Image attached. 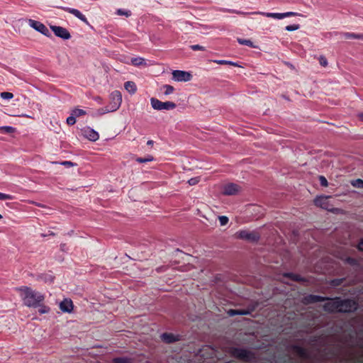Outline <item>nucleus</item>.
Returning a JSON list of instances; mask_svg holds the SVG:
<instances>
[{
	"mask_svg": "<svg viewBox=\"0 0 363 363\" xmlns=\"http://www.w3.org/2000/svg\"><path fill=\"white\" fill-rule=\"evenodd\" d=\"M62 9L69 13H72L74 15L76 18L81 20L84 23H85L86 25L89 26V23L86 18V16L78 9L69 8V7H63Z\"/></svg>",
	"mask_w": 363,
	"mask_h": 363,
	"instance_id": "ddd939ff",
	"label": "nucleus"
},
{
	"mask_svg": "<svg viewBox=\"0 0 363 363\" xmlns=\"http://www.w3.org/2000/svg\"><path fill=\"white\" fill-rule=\"evenodd\" d=\"M351 184L356 188L363 189V180L361 179H357L355 180H352L351 182Z\"/></svg>",
	"mask_w": 363,
	"mask_h": 363,
	"instance_id": "c756f323",
	"label": "nucleus"
},
{
	"mask_svg": "<svg viewBox=\"0 0 363 363\" xmlns=\"http://www.w3.org/2000/svg\"><path fill=\"white\" fill-rule=\"evenodd\" d=\"M218 220L220 221V225L222 226L227 225L229 221L228 218L225 216H219Z\"/></svg>",
	"mask_w": 363,
	"mask_h": 363,
	"instance_id": "e433bc0d",
	"label": "nucleus"
},
{
	"mask_svg": "<svg viewBox=\"0 0 363 363\" xmlns=\"http://www.w3.org/2000/svg\"><path fill=\"white\" fill-rule=\"evenodd\" d=\"M116 14L119 16H125L126 17H129L131 16V11L130 10L119 9L116 11Z\"/></svg>",
	"mask_w": 363,
	"mask_h": 363,
	"instance_id": "7c9ffc66",
	"label": "nucleus"
},
{
	"mask_svg": "<svg viewBox=\"0 0 363 363\" xmlns=\"http://www.w3.org/2000/svg\"><path fill=\"white\" fill-rule=\"evenodd\" d=\"M357 116L361 121H363V112L358 113Z\"/></svg>",
	"mask_w": 363,
	"mask_h": 363,
	"instance_id": "8fccbe9b",
	"label": "nucleus"
},
{
	"mask_svg": "<svg viewBox=\"0 0 363 363\" xmlns=\"http://www.w3.org/2000/svg\"><path fill=\"white\" fill-rule=\"evenodd\" d=\"M86 114V111L83 109L76 108L72 110V115H74L75 118L84 116Z\"/></svg>",
	"mask_w": 363,
	"mask_h": 363,
	"instance_id": "cd10ccee",
	"label": "nucleus"
},
{
	"mask_svg": "<svg viewBox=\"0 0 363 363\" xmlns=\"http://www.w3.org/2000/svg\"><path fill=\"white\" fill-rule=\"evenodd\" d=\"M240 190V187L238 184L234 183H229L224 186L223 194L225 195H235Z\"/></svg>",
	"mask_w": 363,
	"mask_h": 363,
	"instance_id": "2eb2a0df",
	"label": "nucleus"
},
{
	"mask_svg": "<svg viewBox=\"0 0 363 363\" xmlns=\"http://www.w3.org/2000/svg\"><path fill=\"white\" fill-rule=\"evenodd\" d=\"M138 162H147L148 160H138Z\"/></svg>",
	"mask_w": 363,
	"mask_h": 363,
	"instance_id": "6e6d98bb",
	"label": "nucleus"
},
{
	"mask_svg": "<svg viewBox=\"0 0 363 363\" xmlns=\"http://www.w3.org/2000/svg\"><path fill=\"white\" fill-rule=\"evenodd\" d=\"M125 89L130 94H134L137 91V86L135 82L128 81L124 83Z\"/></svg>",
	"mask_w": 363,
	"mask_h": 363,
	"instance_id": "6ab92c4d",
	"label": "nucleus"
},
{
	"mask_svg": "<svg viewBox=\"0 0 363 363\" xmlns=\"http://www.w3.org/2000/svg\"><path fill=\"white\" fill-rule=\"evenodd\" d=\"M50 29L57 37L60 38L62 40H69L71 38L69 32L65 28L58 26H51Z\"/></svg>",
	"mask_w": 363,
	"mask_h": 363,
	"instance_id": "9b49d317",
	"label": "nucleus"
},
{
	"mask_svg": "<svg viewBox=\"0 0 363 363\" xmlns=\"http://www.w3.org/2000/svg\"><path fill=\"white\" fill-rule=\"evenodd\" d=\"M330 297L328 296H321L318 295L310 294L304 297V301L306 303H315L317 302H322L326 300H329Z\"/></svg>",
	"mask_w": 363,
	"mask_h": 363,
	"instance_id": "4468645a",
	"label": "nucleus"
},
{
	"mask_svg": "<svg viewBox=\"0 0 363 363\" xmlns=\"http://www.w3.org/2000/svg\"><path fill=\"white\" fill-rule=\"evenodd\" d=\"M60 308L63 312L70 313L73 309V303L71 300L65 299L60 303Z\"/></svg>",
	"mask_w": 363,
	"mask_h": 363,
	"instance_id": "a211bd4d",
	"label": "nucleus"
},
{
	"mask_svg": "<svg viewBox=\"0 0 363 363\" xmlns=\"http://www.w3.org/2000/svg\"><path fill=\"white\" fill-rule=\"evenodd\" d=\"M24 116H26V117H29V118L30 117V116H28V115H24Z\"/></svg>",
	"mask_w": 363,
	"mask_h": 363,
	"instance_id": "4d7b16f0",
	"label": "nucleus"
},
{
	"mask_svg": "<svg viewBox=\"0 0 363 363\" xmlns=\"http://www.w3.org/2000/svg\"><path fill=\"white\" fill-rule=\"evenodd\" d=\"M162 89L164 91V95H169L173 93L174 91V86L169 84H164L162 86Z\"/></svg>",
	"mask_w": 363,
	"mask_h": 363,
	"instance_id": "a878e982",
	"label": "nucleus"
},
{
	"mask_svg": "<svg viewBox=\"0 0 363 363\" xmlns=\"http://www.w3.org/2000/svg\"><path fill=\"white\" fill-rule=\"evenodd\" d=\"M327 301L328 302L323 305V310L329 313H339V297L330 298Z\"/></svg>",
	"mask_w": 363,
	"mask_h": 363,
	"instance_id": "0eeeda50",
	"label": "nucleus"
},
{
	"mask_svg": "<svg viewBox=\"0 0 363 363\" xmlns=\"http://www.w3.org/2000/svg\"><path fill=\"white\" fill-rule=\"evenodd\" d=\"M199 181H200L199 177H194V178H191L188 181V183H189V185L194 186V185L197 184L199 182Z\"/></svg>",
	"mask_w": 363,
	"mask_h": 363,
	"instance_id": "79ce46f5",
	"label": "nucleus"
},
{
	"mask_svg": "<svg viewBox=\"0 0 363 363\" xmlns=\"http://www.w3.org/2000/svg\"><path fill=\"white\" fill-rule=\"evenodd\" d=\"M152 144H153V141L152 140H148L147 142V145H152Z\"/></svg>",
	"mask_w": 363,
	"mask_h": 363,
	"instance_id": "3c124183",
	"label": "nucleus"
},
{
	"mask_svg": "<svg viewBox=\"0 0 363 363\" xmlns=\"http://www.w3.org/2000/svg\"><path fill=\"white\" fill-rule=\"evenodd\" d=\"M113 363H132V362L128 358L116 357L113 359Z\"/></svg>",
	"mask_w": 363,
	"mask_h": 363,
	"instance_id": "473e14b6",
	"label": "nucleus"
},
{
	"mask_svg": "<svg viewBox=\"0 0 363 363\" xmlns=\"http://www.w3.org/2000/svg\"><path fill=\"white\" fill-rule=\"evenodd\" d=\"M356 247L359 251L363 252V238L359 240Z\"/></svg>",
	"mask_w": 363,
	"mask_h": 363,
	"instance_id": "49530a36",
	"label": "nucleus"
},
{
	"mask_svg": "<svg viewBox=\"0 0 363 363\" xmlns=\"http://www.w3.org/2000/svg\"><path fill=\"white\" fill-rule=\"evenodd\" d=\"M0 96L3 99L10 100V99H13V94L11 92L4 91L0 94Z\"/></svg>",
	"mask_w": 363,
	"mask_h": 363,
	"instance_id": "f704fd0d",
	"label": "nucleus"
},
{
	"mask_svg": "<svg viewBox=\"0 0 363 363\" xmlns=\"http://www.w3.org/2000/svg\"><path fill=\"white\" fill-rule=\"evenodd\" d=\"M1 129H4L7 133H12L15 130L13 127L9 125L3 126L1 127Z\"/></svg>",
	"mask_w": 363,
	"mask_h": 363,
	"instance_id": "c03bdc74",
	"label": "nucleus"
},
{
	"mask_svg": "<svg viewBox=\"0 0 363 363\" xmlns=\"http://www.w3.org/2000/svg\"><path fill=\"white\" fill-rule=\"evenodd\" d=\"M333 285L339 286L342 284V279H334L332 281Z\"/></svg>",
	"mask_w": 363,
	"mask_h": 363,
	"instance_id": "de8ad7c7",
	"label": "nucleus"
},
{
	"mask_svg": "<svg viewBox=\"0 0 363 363\" xmlns=\"http://www.w3.org/2000/svg\"><path fill=\"white\" fill-rule=\"evenodd\" d=\"M319 181H320V184L322 186L327 187L328 186V182L325 177L320 176Z\"/></svg>",
	"mask_w": 363,
	"mask_h": 363,
	"instance_id": "a19ab883",
	"label": "nucleus"
},
{
	"mask_svg": "<svg viewBox=\"0 0 363 363\" xmlns=\"http://www.w3.org/2000/svg\"><path fill=\"white\" fill-rule=\"evenodd\" d=\"M344 36L347 39H357V40H363V34L362 33H345Z\"/></svg>",
	"mask_w": 363,
	"mask_h": 363,
	"instance_id": "b1692460",
	"label": "nucleus"
},
{
	"mask_svg": "<svg viewBox=\"0 0 363 363\" xmlns=\"http://www.w3.org/2000/svg\"><path fill=\"white\" fill-rule=\"evenodd\" d=\"M13 196L10 194H6L0 192V200H11Z\"/></svg>",
	"mask_w": 363,
	"mask_h": 363,
	"instance_id": "37998d69",
	"label": "nucleus"
},
{
	"mask_svg": "<svg viewBox=\"0 0 363 363\" xmlns=\"http://www.w3.org/2000/svg\"><path fill=\"white\" fill-rule=\"evenodd\" d=\"M162 340L165 343H173L179 340L178 335H175L172 333H164L161 335Z\"/></svg>",
	"mask_w": 363,
	"mask_h": 363,
	"instance_id": "f3484780",
	"label": "nucleus"
},
{
	"mask_svg": "<svg viewBox=\"0 0 363 363\" xmlns=\"http://www.w3.org/2000/svg\"><path fill=\"white\" fill-rule=\"evenodd\" d=\"M137 159L140 160L142 158L141 157H138ZM145 159H153V158L152 157H146Z\"/></svg>",
	"mask_w": 363,
	"mask_h": 363,
	"instance_id": "5fc2aeb1",
	"label": "nucleus"
},
{
	"mask_svg": "<svg viewBox=\"0 0 363 363\" xmlns=\"http://www.w3.org/2000/svg\"><path fill=\"white\" fill-rule=\"evenodd\" d=\"M38 307H39L38 312L40 314L48 313H49V311L50 310L48 306L43 305V303H40V306H38Z\"/></svg>",
	"mask_w": 363,
	"mask_h": 363,
	"instance_id": "2f4dec72",
	"label": "nucleus"
},
{
	"mask_svg": "<svg viewBox=\"0 0 363 363\" xmlns=\"http://www.w3.org/2000/svg\"><path fill=\"white\" fill-rule=\"evenodd\" d=\"M150 104L153 109L157 111L172 110L177 107L175 103L172 101H161L156 98L150 99Z\"/></svg>",
	"mask_w": 363,
	"mask_h": 363,
	"instance_id": "39448f33",
	"label": "nucleus"
},
{
	"mask_svg": "<svg viewBox=\"0 0 363 363\" xmlns=\"http://www.w3.org/2000/svg\"><path fill=\"white\" fill-rule=\"evenodd\" d=\"M339 306L340 313H352L358 308L357 301L352 298L342 299L339 297Z\"/></svg>",
	"mask_w": 363,
	"mask_h": 363,
	"instance_id": "20e7f679",
	"label": "nucleus"
},
{
	"mask_svg": "<svg viewBox=\"0 0 363 363\" xmlns=\"http://www.w3.org/2000/svg\"><path fill=\"white\" fill-rule=\"evenodd\" d=\"M55 234L53 232H49L48 235L54 236Z\"/></svg>",
	"mask_w": 363,
	"mask_h": 363,
	"instance_id": "864d4df0",
	"label": "nucleus"
},
{
	"mask_svg": "<svg viewBox=\"0 0 363 363\" xmlns=\"http://www.w3.org/2000/svg\"><path fill=\"white\" fill-rule=\"evenodd\" d=\"M131 63L134 66L145 65V60L143 57H133L131 59Z\"/></svg>",
	"mask_w": 363,
	"mask_h": 363,
	"instance_id": "393cba45",
	"label": "nucleus"
},
{
	"mask_svg": "<svg viewBox=\"0 0 363 363\" xmlns=\"http://www.w3.org/2000/svg\"><path fill=\"white\" fill-rule=\"evenodd\" d=\"M284 277L289 278L292 281H303L304 280V279L303 277H301L299 274H294L291 272H288V273L284 274Z\"/></svg>",
	"mask_w": 363,
	"mask_h": 363,
	"instance_id": "4be33fe9",
	"label": "nucleus"
},
{
	"mask_svg": "<svg viewBox=\"0 0 363 363\" xmlns=\"http://www.w3.org/2000/svg\"><path fill=\"white\" fill-rule=\"evenodd\" d=\"M250 312L248 310L246 309H231L228 311V314L230 315H249Z\"/></svg>",
	"mask_w": 363,
	"mask_h": 363,
	"instance_id": "aec40b11",
	"label": "nucleus"
},
{
	"mask_svg": "<svg viewBox=\"0 0 363 363\" xmlns=\"http://www.w3.org/2000/svg\"><path fill=\"white\" fill-rule=\"evenodd\" d=\"M28 25L32 28L35 29L36 31L40 33L46 37H50L52 35L46 26L38 21L28 19Z\"/></svg>",
	"mask_w": 363,
	"mask_h": 363,
	"instance_id": "6e6552de",
	"label": "nucleus"
},
{
	"mask_svg": "<svg viewBox=\"0 0 363 363\" xmlns=\"http://www.w3.org/2000/svg\"><path fill=\"white\" fill-rule=\"evenodd\" d=\"M190 48H191V49L192 50H194V51H197V50L204 51V50H206L205 47L201 46L200 45H192L190 46Z\"/></svg>",
	"mask_w": 363,
	"mask_h": 363,
	"instance_id": "58836bf2",
	"label": "nucleus"
},
{
	"mask_svg": "<svg viewBox=\"0 0 363 363\" xmlns=\"http://www.w3.org/2000/svg\"><path fill=\"white\" fill-rule=\"evenodd\" d=\"M345 262L353 267H358L359 265L358 259L351 257H347L345 259Z\"/></svg>",
	"mask_w": 363,
	"mask_h": 363,
	"instance_id": "bb28decb",
	"label": "nucleus"
},
{
	"mask_svg": "<svg viewBox=\"0 0 363 363\" xmlns=\"http://www.w3.org/2000/svg\"><path fill=\"white\" fill-rule=\"evenodd\" d=\"M52 163L54 164H58L57 162H53ZM59 164H62V165H64L66 167H69L71 166H74V164L72 163V162L70 161H67V160H63L62 162H59Z\"/></svg>",
	"mask_w": 363,
	"mask_h": 363,
	"instance_id": "4c0bfd02",
	"label": "nucleus"
},
{
	"mask_svg": "<svg viewBox=\"0 0 363 363\" xmlns=\"http://www.w3.org/2000/svg\"><path fill=\"white\" fill-rule=\"evenodd\" d=\"M292 349L294 352L300 357L305 359L310 358V354L306 348L297 345H294L292 346Z\"/></svg>",
	"mask_w": 363,
	"mask_h": 363,
	"instance_id": "dca6fc26",
	"label": "nucleus"
},
{
	"mask_svg": "<svg viewBox=\"0 0 363 363\" xmlns=\"http://www.w3.org/2000/svg\"><path fill=\"white\" fill-rule=\"evenodd\" d=\"M236 236H237V238H238L241 240H247V241H250V242H257L260 238V235L258 233H257L255 231H249V230H240V231L237 232Z\"/></svg>",
	"mask_w": 363,
	"mask_h": 363,
	"instance_id": "423d86ee",
	"label": "nucleus"
},
{
	"mask_svg": "<svg viewBox=\"0 0 363 363\" xmlns=\"http://www.w3.org/2000/svg\"><path fill=\"white\" fill-rule=\"evenodd\" d=\"M257 13L268 18H272L274 19H281V13H270V12H258Z\"/></svg>",
	"mask_w": 363,
	"mask_h": 363,
	"instance_id": "412c9836",
	"label": "nucleus"
},
{
	"mask_svg": "<svg viewBox=\"0 0 363 363\" xmlns=\"http://www.w3.org/2000/svg\"><path fill=\"white\" fill-rule=\"evenodd\" d=\"M237 41L240 45H246V46H248L250 48H257V46L255 45L253 42L249 39H243V38H238L237 39Z\"/></svg>",
	"mask_w": 363,
	"mask_h": 363,
	"instance_id": "5701e85b",
	"label": "nucleus"
},
{
	"mask_svg": "<svg viewBox=\"0 0 363 363\" xmlns=\"http://www.w3.org/2000/svg\"><path fill=\"white\" fill-rule=\"evenodd\" d=\"M19 291L24 304L28 307L38 308L44 301L45 296L31 288L22 286Z\"/></svg>",
	"mask_w": 363,
	"mask_h": 363,
	"instance_id": "f257e3e1",
	"label": "nucleus"
},
{
	"mask_svg": "<svg viewBox=\"0 0 363 363\" xmlns=\"http://www.w3.org/2000/svg\"><path fill=\"white\" fill-rule=\"evenodd\" d=\"M82 135L90 141L95 142L99 138V134L93 128L86 126L82 129Z\"/></svg>",
	"mask_w": 363,
	"mask_h": 363,
	"instance_id": "f8f14e48",
	"label": "nucleus"
},
{
	"mask_svg": "<svg viewBox=\"0 0 363 363\" xmlns=\"http://www.w3.org/2000/svg\"><path fill=\"white\" fill-rule=\"evenodd\" d=\"M302 14L294 12V11H288L285 13H281V19L286 18V17H291V16H301Z\"/></svg>",
	"mask_w": 363,
	"mask_h": 363,
	"instance_id": "c85d7f7f",
	"label": "nucleus"
},
{
	"mask_svg": "<svg viewBox=\"0 0 363 363\" xmlns=\"http://www.w3.org/2000/svg\"><path fill=\"white\" fill-rule=\"evenodd\" d=\"M94 100H95L96 102H98L99 104H102V102H103L102 98H101V97H100V96H96V97L94 98Z\"/></svg>",
	"mask_w": 363,
	"mask_h": 363,
	"instance_id": "09e8293b",
	"label": "nucleus"
},
{
	"mask_svg": "<svg viewBox=\"0 0 363 363\" xmlns=\"http://www.w3.org/2000/svg\"><path fill=\"white\" fill-rule=\"evenodd\" d=\"M232 13H240V11H235V10H233V11H232Z\"/></svg>",
	"mask_w": 363,
	"mask_h": 363,
	"instance_id": "603ef678",
	"label": "nucleus"
},
{
	"mask_svg": "<svg viewBox=\"0 0 363 363\" xmlns=\"http://www.w3.org/2000/svg\"><path fill=\"white\" fill-rule=\"evenodd\" d=\"M231 354L234 357L245 362H252L256 359L255 354L253 352L243 348L233 347L231 349Z\"/></svg>",
	"mask_w": 363,
	"mask_h": 363,
	"instance_id": "7ed1b4c3",
	"label": "nucleus"
},
{
	"mask_svg": "<svg viewBox=\"0 0 363 363\" xmlns=\"http://www.w3.org/2000/svg\"><path fill=\"white\" fill-rule=\"evenodd\" d=\"M319 62L323 67H325L328 65L327 59L325 57L321 56L319 59Z\"/></svg>",
	"mask_w": 363,
	"mask_h": 363,
	"instance_id": "a18cd8bd",
	"label": "nucleus"
},
{
	"mask_svg": "<svg viewBox=\"0 0 363 363\" xmlns=\"http://www.w3.org/2000/svg\"><path fill=\"white\" fill-rule=\"evenodd\" d=\"M109 104L105 107L101 108L97 110V114L99 116L104 115L107 113L116 111L119 108L122 102V95L121 91L115 90L110 94Z\"/></svg>",
	"mask_w": 363,
	"mask_h": 363,
	"instance_id": "f03ea898",
	"label": "nucleus"
},
{
	"mask_svg": "<svg viewBox=\"0 0 363 363\" xmlns=\"http://www.w3.org/2000/svg\"><path fill=\"white\" fill-rule=\"evenodd\" d=\"M300 28L299 24L289 25L285 27V30L287 31H295Z\"/></svg>",
	"mask_w": 363,
	"mask_h": 363,
	"instance_id": "c9c22d12",
	"label": "nucleus"
},
{
	"mask_svg": "<svg viewBox=\"0 0 363 363\" xmlns=\"http://www.w3.org/2000/svg\"><path fill=\"white\" fill-rule=\"evenodd\" d=\"M329 198L330 196H317L313 201L314 204L316 206L320 207L323 209L333 212L334 208L332 207V205L329 202Z\"/></svg>",
	"mask_w": 363,
	"mask_h": 363,
	"instance_id": "1a4fd4ad",
	"label": "nucleus"
},
{
	"mask_svg": "<svg viewBox=\"0 0 363 363\" xmlns=\"http://www.w3.org/2000/svg\"><path fill=\"white\" fill-rule=\"evenodd\" d=\"M75 123H76V118L74 115L71 114V116L67 118V123L69 125H72L75 124Z\"/></svg>",
	"mask_w": 363,
	"mask_h": 363,
	"instance_id": "ea45409f",
	"label": "nucleus"
},
{
	"mask_svg": "<svg viewBox=\"0 0 363 363\" xmlns=\"http://www.w3.org/2000/svg\"><path fill=\"white\" fill-rule=\"evenodd\" d=\"M216 62L220 65H233L235 67H240V65L237 62L228 61V60H217Z\"/></svg>",
	"mask_w": 363,
	"mask_h": 363,
	"instance_id": "72a5a7b5",
	"label": "nucleus"
},
{
	"mask_svg": "<svg viewBox=\"0 0 363 363\" xmlns=\"http://www.w3.org/2000/svg\"><path fill=\"white\" fill-rule=\"evenodd\" d=\"M172 79L176 82H189L192 79V74L190 72L183 70H174L172 72Z\"/></svg>",
	"mask_w": 363,
	"mask_h": 363,
	"instance_id": "9d476101",
	"label": "nucleus"
},
{
	"mask_svg": "<svg viewBox=\"0 0 363 363\" xmlns=\"http://www.w3.org/2000/svg\"><path fill=\"white\" fill-rule=\"evenodd\" d=\"M2 218H3L2 216L0 214V219H1Z\"/></svg>",
	"mask_w": 363,
	"mask_h": 363,
	"instance_id": "13d9d810",
	"label": "nucleus"
}]
</instances>
